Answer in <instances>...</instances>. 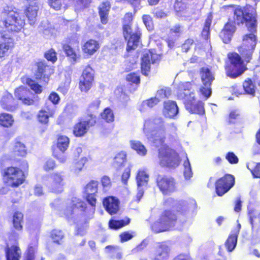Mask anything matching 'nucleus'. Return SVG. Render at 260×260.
I'll return each instance as SVG.
<instances>
[{
    "label": "nucleus",
    "instance_id": "1",
    "mask_svg": "<svg viewBox=\"0 0 260 260\" xmlns=\"http://www.w3.org/2000/svg\"><path fill=\"white\" fill-rule=\"evenodd\" d=\"M257 32L247 33L243 36L242 43L238 47L239 53L229 52L224 66L225 73L231 79L241 76L247 70V63L252 59L257 42Z\"/></svg>",
    "mask_w": 260,
    "mask_h": 260
},
{
    "label": "nucleus",
    "instance_id": "2",
    "mask_svg": "<svg viewBox=\"0 0 260 260\" xmlns=\"http://www.w3.org/2000/svg\"><path fill=\"white\" fill-rule=\"evenodd\" d=\"M25 24V16L12 6H5L0 13V58L8 56L14 46L13 39L6 31L19 32Z\"/></svg>",
    "mask_w": 260,
    "mask_h": 260
},
{
    "label": "nucleus",
    "instance_id": "3",
    "mask_svg": "<svg viewBox=\"0 0 260 260\" xmlns=\"http://www.w3.org/2000/svg\"><path fill=\"white\" fill-rule=\"evenodd\" d=\"M188 209V203L183 201L178 204L175 210H164L158 219L151 224L152 231L159 233L173 230L177 224L182 225L187 220Z\"/></svg>",
    "mask_w": 260,
    "mask_h": 260
},
{
    "label": "nucleus",
    "instance_id": "4",
    "mask_svg": "<svg viewBox=\"0 0 260 260\" xmlns=\"http://www.w3.org/2000/svg\"><path fill=\"white\" fill-rule=\"evenodd\" d=\"M191 88L190 82L180 84L177 88V99L183 101L185 109L190 114L203 116L205 114V104L197 99L195 93L191 91Z\"/></svg>",
    "mask_w": 260,
    "mask_h": 260
},
{
    "label": "nucleus",
    "instance_id": "5",
    "mask_svg": "<svg viewBox=\"0 0 260 260\" xmlns=\"http://www.w3.org/2000/svg\"><path fill=\"white\" fill-rule=\"evenodd\" d=\"M256 13H244L242 8L238 7L234 11V23L238 25L245 24L248 31V33L257 32V18Z\"/></svg>",
    "mask_w": 260,
    "mask_h": 260
},
{
    "label": "nucleus",
    "instance_id": "6",
    "mask_svg": "<svg viewBox=\"0 0 260 260\" xmlns=\"http://www.w3.org/2000/svg\"><path fill=\"white\" fill-rule=\"evenodd\" d=\"M166 136H160L159 134L156 136L154 139L155 142H158L161 145L160 148L158 150V157L161 159V161L166 162V165L169 167H175L178 164L175 162V157L174 155H176V152L170 148L169 146L165 143Z\"/></svg>",
    "mask_w": 260,
    "mask_h": 260
},
{
    "label": "nucleus",
    "instance_id": "7",
    "mask_svg": "<svg viewBox=\"0 0 260 260\" xmlns=\"http://www.w3.org/2000/svg\"><path fill=\"white\" fill-rule=\"evenodd\" d=\"M86 208L85 202L75 198L63 210V213L69 222L75 223L83 214Z\"/></svg>",
    "mask_w": 260,
    "mask_h": 260
},
{
    "label": "nucleus",
    "instance_id": "8",
    "mask_svg": "<svg viewBox=\"0 0 260 260\" xmlns=\"http://www.w3.org/2000/svg\"><path fill=\"white\" fill-rule=\"evenodd\" d=\"M162 54L155 49H150L145 51L141 57V69L143 75L147 76L150 72L151 64L158 63L161 59Z\"/></svg>",
    "mask_w": 260,
    "mask_h": 260
},
{
    "label": "nucleus",
    "instance_id": "9",
    "mask_svg": "<svg viewBox=\"0 0 260 260\" xmlns=\"http://www.w3.org/2000/svg\"><path fill=\"white\" fill-rule=\"evenodd\" d=\"M199 74L203 84L200 88V92L206 100L211 94V86L214 77L211 70L206 67H202L200 69Z\"/></svg>",
    "mask_w": 260,
    "mask_h": 260
},
{
    "label": "nucleus",
    "instance_id": "10",
    "mask_svg": "<svg viewBox=\"0 0 260 260\" xmlns=\"http://www.w3.org/2000/svg\"><path fill=\"white\" fill-rule=\"evenodd\" d=\"M96 122V117L93 114H88L81 118L73 127V133L76 137H83L89 128L94 126Z\"/></svg>",
    "mask_w": 260,
    "mask_h": 260
},
{
    "label": "nucleus",
    "instance_id": "11",
    "mask_svg": "<svg viewBox=\"0 0 260 260\" xmlns=\"http://www.w3.org/2000/svg\"><path fill=\"white\" fill-rule=\"evenodd\" d=\"M235 184V177L231 174H225L215 182V191L218 197H222Z\"/></svg>",
    "mask_w": 260,
    "mask_h": 260
},
{
    "label": "nucleus",
    "instance_id": "12",
    "mask_svg": "<svg viewBox=\"0 0 260 260\" xmlns=\"http://www.w3.org/2000/svg\"><path fill=\"white\" fill-rule=\"evenodd\" d=\"M156 183L164 195L170 194L177 190L176 181L170 175L158 174L156 178Z\"/></svg>",
    "mask_w": 260,
    "mask_h": 260
},
{
    "label": "nucleus",
    "instance_id": "13",
    "mask_svg": "<svg viewBox=\"0 0 260 260\" xmlns=\"http://www.w3.org/2000/svg\"><path fill=\"white\" fill-rule=\"evenodd\" d=\"M23 176V172L15 167H8L4 172L5 181L13 187H17L21 184L24 180Z\"/></svg>",
    "mask_w": 260,
    "mask_h": 260
},
{
    "label": "nucleus",
    "instance_id": "14",
    "mask_svg": "<svg viewBox=\"0 0 260 260\" xmlns=\"http://www.w3.org/2000/svg\"><path fill=\"white\" fill-rule=\"evenodd\" d=\"M137 184V193L133 199L134 202L139 203L143 196V187L147 185L149 181V175L145 170H139L136 177Z\"/></svg>",
    "mask_w": 260,
    "mask_h": 260
},
{
    "label": "nucleus",
    "instance_id": "15",
    "mask_svg": "<svg viewBox=\"0 0 260 260\" xmlns=\"http://www.w3.org/2000/svg\"><path fill=\"white\" fill-rule=\"evenodd\" d=\"M37 66V70L35 74L36 79L40 80L41 82L47 83L49 77L53 73L54 70L48 66L45 61L38 62Z\"/></svg>",
    "mask_w": 260,
    "mask_h": 260
},
{
    "label": "nucleus",
    "instance_id": "16",
    "mask_svg": "<svg viewBox=\"0 0 260 260\" xmlns=\"http://www.w3.org/2000/svg\"><path fill=\"white\" fill-rule=\"evenodd\" d=\"M94 71L90 66L83 70L80 78L79 86L81 91L86 92L91 87L94 79Z\"/></svg>",
    "mask_w": 260,
    "mask_h": 260
},
{
    "label": "nucleus",
    "instance_id": "17",
    "mask_svg": "<svg viewBox=\"0 0 260 260\" xmlns=\"http://www.w3.org/2000/svg\"><path fill=\"white\" fill-rule=\"evenodd\" d=\"M98 182L92 180L84 188L83 197L87 202L92 207L95 206L96 197L98 192Z\"/></svg>",
    "mask_w": 260,
    "mask_h": 260
},
{
    "label": "nucleus",
    "instance_id": "18",
    "mask_svg": "<svg viewBox=\"0 0 260 260\" xmlns=\"http://www.w3.org/2000/svg\"><path fill=\"white\" fill-rule=\"evenodd\" d=\"M236 30L234 22L229 19L225 23L219 33V37L225 44H228L231 41L232 36Z\"/></svg>",
    "mask_w": 260,
    "mask_h": 260
},
{
    "label": "nucleus",
    "instance_id": "19",
    "mask_svg": "<svg viewBox=\"0 0 260 260\" xmlns=\"http://www.w3.org/2000/svg\"><path fill=\"white\" fill-rule=\"evenodd\" d=\"M15 95L18 100L22 101V103L26 105H31L34 104L32 97L34 95L29 89L23 86H20L15 90Z\"/></svg>",
    "mask_w": 260,
    "mask_h": 260
},
{
    "label": "nucleus",
    "instance_id": "20",
    "mask_svg": "<svg viewBox=\"0 0 260 260\" xmlns=\"http://www.w3.org/2000/svg\"><path fill=\"white\" fill-rule=\"evenodd\" d=\"M103 203L106 210L111 215L117 213L119 210V201L114 197L105 198Z\"/></svg>",
    "mask_w": 260,
    "mask_h": 260
},
{
    "label": "nucleus",
    "instance_id": "21",
    "mask_svg": "<svg viewBox=\"0 0 260 260\" xmlns=\"http://www.w3.org/2000/svg\"><path fill=\"white\" fill-rule=\"evenodd\" d=\"M0 104L3 109L10 111H14L17 105V102L10 93H6L3 95L0 101Z\"/></svg>",
    "mask_w": 260,
    "mask_h": 260
},
{
    "label": "nucleus",
    "instance_id": "22",
    "mask_svg": "<svg viewBox=\"0 0 260 260\" xmlns=\"http://www.w3.org/2000/svg\"><path fill=\"white\" fill-rule=\"evenodd\" d=\"M122 29L124 39L127 41L126 51H130V14L127 13L122 21Z\"/></svg>",
    "mask_w": 260,
    "mask_h": 260
},
{
    "label": "nucleus",
    "instance_id": "23",
    "mask_svg": "<svg viewBox=\"0 0 260 260\" xmlns=\"http://www.w3.org/2000/svg\"><path fill=\"white\" fill-rule=\"evenodd\" d=\"M179 108L174 101H168L164 103V114L169 118H173L178 113Z\"/></svg>",
    "mask_w": 260,
    "mask_h": 260
},
{
    "label": "nucleus",
    "instance_id": "24",
    "mask_svg": "<svg viewBox=\"0 0 260 260\" xmlns=\"http://www.w3.org/2000/svg\"><path fill=\"white\" fill-rule=\"evenodd\" d=\"M39 7L38 5L28 4V6L25 11V15L27 17L29 24L33 26L36 23L37 19Z\"/></svg>",
    "mask_w": 260,
    "mask_h": 260
},
{
    "label": "nucleus",
    "instance_id": "25",
    "mask_svg": "<svg viewBox=\"0 0 260 260\" xmlns=\"http://www.w3.org/2000/svg\"><path fill=\"white\" fill-rule=\"evenodd\" d=\"M5 250L7 260H19L21 253L18 246L13 245L9 247L7 244Z\"/></svg>",
    "mask_w": 260,
    "mask_h": 260
},
{
    "label": "nucleus",
    "instance_id": "26",
    "mask_svg": "<svg viewBox=\"0 0 260 260\" xmlns=\"http://www.w3.org/2000/svg\"><path fill=\"white\" fill-rule=\"evenodd\" d=\"M49 6L55 10H60L62 6L63 0H48ZM77 4L81 7H87L91 2V0H76Z\"/></svg>",
    "mask_w": 260,
    "mask_h": 260
},
{
    "label": "nucleus",
    "instance_id": "27",
    "mask_svg": "<svg viewBox=\"0 0 260 260\" xmlns=\"http://www.w3.org/2000/svg\"><path fill=\"white\" fill-rule=\"evenodd\" d=\"M239 232H234L230 234L225 242L224 245L229 252H232L235 248L237 244Z\"/></svg>",
    "mask_w": 260,
    "mask_h": 260
},
{
    "label": "nucleus",
    "instance_id": "28",
    "mask_svg": "<svg viewBox=\"0 0 260 260\" xmlns=\"http://www.w3.org/2000/svg\"><path fill=\"white\" fill-rule=\"evenodd\" d=\"M168 256L169 248L167 246L161 244L156 248L154 252V258L155 260H162Z\"/></svg>",
    "mask_w": 260,
    "mask_h": 260
},
{
    "label": "nucleus",
    "instance_id": "29",
    "mask_svg": "<svg viewBox=\"0 0 260 260\" xmlns=\"http://www.w3.org/2000/svg\"><path fill=\"white\" fill-rule=\"evenodd\" d=\"M110 9V3L108 2H103L99 7V13L101 22L103 24H106L107 23V18Z\"/></svg>",
    "mask_w": 260,
    "mask_h": 260
},
{
    "label": "nucleus",
    "instance_id": "30",
    "mask_svg": "<svg viewBox=\"0 0 260 260\" xmlns=\"http://www.w3.org/2000/svg\"><path fill=\"white\" fill-rule=\"evenodd\" d=\"M126 161V154L124 151H121L117 153L114 157L112 162V166L118 170L121 167H124Z\"/></svg>",
    "mask_w": 260,
    "mask_h": 260
},
{
    "label": "nucleus",
    "instance_id": "31",
    "mask_svg": "<svg viewBox=\"0 0 260 260\" xmlns=\"http://www.w3.org/2000/svg\"><path fill=\"white\" fill-rule=\"evenodd\" d=\"M242 86L245 94H249L252 96H255V87L251 79H245L242 83Z\"/></svg>",
    "mask_w": 260,
    "mask_h": 260
},
{
    "label": "nucleus",
    "instance_id": "32",
    "mask_svg": "<svg viewBox=\"0 0 260 260\" xmlns=\"http://www.w3.org/2000/svg\"><path fill=\"white\" fill-rule=\"evenodd\" d=\"M98 43L94 40H90L86 42L83 46V51L90 55L93 54L99 48Z\"/></svg>",
    "mask_w": 260,
    "mask_h": 260
},
{
    "label": "nucleus",
    "instance_id": "33",
    "mask_svg": "<svg viewBox=\"0 0 260 260\" xmlns=\"http://www.w3.org/2000/svg\"><path fill=\"white\" fill-rule=\"evenodd\" d=\"M130 219L127 218L126 220L124 219L115 220L111 219L109 221V227L110 229L117 230L124 226L128 224Z\"/></svg>",
    "mask_w": 260,
    "mask_h": 260
},
{
    "label": "nucleus",
    "instance_id": "34",
    "mask_svg": "<svg viewBox=\"0 0 260 260\" xmlns=\"http://www.w3.org/2000/svg\"><path fill=\"white\" fill-rule=\"evenodd\" d=\"M142 35L141 30L137 28L134 32L131 33V50L135 49L138 46L141 45V37Z\"/></svg>",
    "mask_w": 260,
    "mask_h": 260
},
{
    "label": "nucleus",
    "instance_id": "35",
    "mask_svg": "<svg viewBox=\"0 0 260 260\" xmlns=\"http://www.w3.org/2000/svg\"><path fill=\"white\" fill-rule=\"evenodd\" d=\"M241 113L237 110H232L230 112L226 119V122L229 124H235L242 120Z\"/></svg>",
    "mask_w": 260,
    "mask_h": 260
},
{
    "label": "nucleus",
    "instance_id": "36",
    "mask_svg": "<svg viewBox=\"0 0 260 260\" xmlns=\"http://www.w3.org/2000/svg\"><path fill=\"white\" fill-rule=\"evenodd\" d=\"M50 237L54 243L61 244L64 238V234L60 230H53L50 234Z\"/></svg>",
    "mask_w": 260,
    "mask_h": 260
},
{
    "label": "nucleus",
    "instance_id": "37",
    "mask_svg": "<svg viewBox=\"0 0 260 260\" xmlns=\"http://www.w3.org/2000/svg\"><path fill=\"white\" fill-rule=\"evenodd\" d=\"M23 214L20 212H15L13 217V228L16 230L20 231L22 229Z\"/></svg>",
    "mask_w": 260,
    "mask_h": 260
},
{
    "label": "nucleus",
    "instance_id": "38",
    "mask_svg": "<svg viewBox=\"0 0 260 260\" xmlns=\"http://www.w3.org/2000/svg\"><path fill=\"white\" fill-rule=\"evenodd\" d=\"M70 140L65 136H60L57 139V147L58 149L63 153L68 148Z\"/></svg>",
    "mask_w": 260,
    "mask_h": 260
},
{
    "label": "nucleus",
    "instance_id": "39",
    "mask_svg": "<svg viewBox=\"0 0 260 260\" xmlns=\"http://www.w3.org/2000/svg\"><path fill=\"white\" fill-rule=\"evenodd\" d=\"M14 122V119L11 114L2 113L0 115V125L8 127L11 126Z\"/></svg>",
    "mask_w": 260,
    "mask_h": 260
},
{
    "label": "nucleus",
    "instance_id": "40",
    "mask_svg": "<svg viewBox=\"0 0 260 260\" xmlns=\"http://www.w3.org/2000/svg\"><path fill=\"white\" fill-rule=\"evenodd\" d=\"M212 21V16L211 14H209L206 18L204 26L202 32V35L204 36L205 39L208 40L210 36V27Z\"/></svg>",
    "mask_w": 260,
    "mask_h": 260
},
{
    "label": "nucleus",
    "instance_id": "41",
    "mask_svg": "<svg viewBox=\"0 0 260 260\" xmlns=\"http://www.w3.org/2000/svg\"><path fill=\"white\" fill-rule=\"evenodd\" d=\"M131 148L142 156L145 155L147 153V150L144 146L139 142L131 141Z\"/></svg>",
    "mask_w": 260,
    "mask_h": 260
},
{
    "label": "nucleus",
    "instance_id": "42",
    "mask_svg": "<svg viewBox=\"0 0 260 260\" xmlns=\"http://www.w3.org/2000/svg\"><path fill=\"white\" fill-rule=\"evenodd\" d=\"M13 152L15 155L24 156L26 154V150L25 145L20 142L15 143Z\"/></svg>",
    "mask_w": 260,
    "mask_h": 260
},
{
    "label": "nucleus",
    "instance_id": "43",
    "mask_svg": "<svg viewBox=\"0 0 260 260\" xmlns=\"http://www.w3.org/2000/svg\"><path fill=\"white\" fill-rule=\"evenodd\" d=\"M101 116L107 122H112L114 119L113 112L110 108H105L104 111L101 113Z\"/></svg>",
    "mask_w": 260,
    "mask_h": 260
},
{
    "label": "nucleus",
    "instance_id": "44",
    "mask_svg": "<svg viewBox=\"0 0 260 260\" xmlns=\"http://www.w3.org/2000/svg\"><path fill=\"white\" fill-rule=\"evenodd\" d=\"M50 177L52 180L59 183L61 185L64 186L65 175L63 172H53L51 174Z\"/></svg>",
    "mask_w": 260,
    "mask_h": 260
},
{
    "label": "nucleus",
    "instance_id": "45",
    "mask_svg": "<svg viewBox=\"0 0 260 260\" xmlns=\"http://www.w3.org/2000/svg\"><path fill=\"white\" fill-rule=\"evenodd\" d=\"M63 49L67 56L72 59V61L74 63L76 61L77 55L73 48L69 45H64Z\"/></svg>",
    "mask_w": 260,
    "mask_h": 260
},
{
    "label": "nucleus",
    "instance_id": "46",
    "mask_svg": "<svg viewBox=\"0 0 260 260\" xmlns=\"http://www.w3.org/2000/svg\"><path fill=\"white\" fill-rule=\"evenodd\" d=\"M49 190L55 193H61L63 190V186L59 183L52 180V183L48 186Z\"/></svg>",
    "mask_w": 260,
    "mask_h": 260
},
{
    "label": "nucleus",
    "instance_id": "47",
    "mask_svg": "<svg viewBox=\"0 0 260 260\" xmlns=\"http://www.w3.org/2000/svg\"><path fill=\"white\" fill-rule=\"evenodd\" d=\"M140 83V77L137 73H131V91L135 90Z\"/></svg>",
    "mask_w": 260,
    "mask_h": 260
},
{
    "label": "nucleus",
    "instance_id": "48",
    "mask_svg": "<svg viewBox=\"0 0 260 260\" xmlns=\"http://www.w3.org/2000/svg\"><path fill=\"white\" fill-rule=\"evenodd\" d=\"M26 83L30 87L31 89L34 90L36 93H40L42 92V86L34 80L31 79H27Z\"/></svg>",
    "mask_w": 260,
    "mask_h": 260
},
{
    "label": "nucleus",
    "instance_id": "49",
    "mask_svg": "<svg viewBox=\"0 0 260 260\" xmlns=\"http://www.w3.org/2000/svg\"><path fill=\"white\" fill-rule=\"evenodd\" d=\"M194 42V40L192 38L186 39L181 46L182 51L184 52H188L191 48Z\"/></svg>",
    "mask_w": 260,
    "mask_h": 260
},
{
    "label": "nucleus",
    "instance_id": "50",
    "mask_svg": "<svg viewBox=\"0 0 260 260\" xmlns=\"http://www.w3.org/2000/svg\"><path fill=\"white\" fill-rule=\"evenodd\" d=\"M143 22L145 25L146 27L149 30L153 29V23L152 17L149 15H143L142 16Z\"/></svg>",
    "mask_w": 260,
    "mask_h": 260
},
{
    "label": "nucleus",
    "instance_id": "51",
    "mask_svg": "<svg viewBox=\"0 0 260 260\" xmlns=\"http://www.w3.org/2000/svg\"><path fill=\"white\" fill-rule=\"evenodd\" d=\"M184 176L186 179H189L192 175L191 166L188 158L184 162Z\"/></svg>",
    "mask_w": 260,
    "mask_h": 260
},
{
    "label": "nucleus",
    "instance_id": "52",
    "mask_svg": "<svg viewBox=\"0 0 260 260\" xmlns=\"http://www.w3.org/2000/svg\"><path fill=\"white\" fill-rule=\"evenodd\" d=\"M44 56L48 61L53 63L57 60L56 53L53 49H51L45 52Z\"/></svg>",
    "mask_w": 260,
    "mask_h": 260
},
{
    "label": "nucleus",
    "instance_id": "53",
    "mask_svg": "<svg viewBox=\"0 0 260 260\" xmlns=\"http://www.w3.org/2000/svg\"><path fill=\"white\" fill-rule=\"evenodd\" d=\"M225 158L231 164H236L239 162V158L233 152H229L225 155Z\"/></svg>",
    "mask_w": 260,
    "mask_h": 260
},
{
    "label": "nucleus",
    "instance_id": "54",
    "mask_svg": "<svg viewBox=\"0 0 260 260\" xmlns=\"http://www.w3.org/2000/svg\"><path fill=\"white\" fill-rule=\"evenodd\" d=\"M157 94L161 99L168 98L171 94L170 88H161L157 91Z\"/></svg>",
    "mask_w": 260,
    "mask_h": 260
},
{
    "label": "nucleus",
    "instance_id": "55",
    "mask_svg": "<svg viewBox=\"0 0 260 260\" xmlns=\"http://www.w3.org/2000/svg\"><path fill=\"white\" fill-rule=\"evenodd\" d=\"M153 16L157 19L164 18L168 16V14L166 12L163 10L159 9L158 8H155L153 12Z\"/></svg>",
    "mask_w": 260,
    "mask_h": 260
},
{
    "label": "nucleus",
    "instance_id": "56",
    "mask_svg": "<svg viewBox=\"0 0 260 260\" xmlns=\"http://www.w3.org/2000/svg\"><path fill=\"white\" fill-rule=\"evenodd\" d=\"M87 161V158L85 157H82L78 162L75 165V172L79 173L84 167L85 164Z\"/></svg>",
    "mask_w": 260,
    "mask_h": 260
},
{
    "label": "nucleus",
    "instance_id": "57",
    "mask_svg": "<svg viewBox=\"0 0 260 260\" xmlns=\"http://www.w3.org/2000/svg\"><path fill=\"white\" fill-rule=\"evenodd\" d=\"M66 112L71 117H74L78 113V107L74 105H69L66 109Z\"/></svg>",
    "mask_w": 260,
    "mask_h": 260
},
{
    "label": "nucleus",
    "instance_id": "58",
    "mask_svg": "<svg viewBox=\"0 0 260 260\" xmlns=\"http://www.w3.org/2000/svg\"><path fill=\"white\" fill-rule=\"evenodd\" d=\"M36 248L31 245L28 246L26 260H34Z\"/></svg>",
    "mask_w": 260,
    "mask_h": 260
},
{
    "label": "nucleus",
    "instance_id": "59",
    "mask_svg": "<svg viewBox=\"0 0 260 260\" xmlns=\"http://www.w3.org/2000/svg\"><path fill=\"white\" fill-rule=\"evenodd\" d=\"M146 106L152 108L156 105L158 102L159 100L156 97H152L144 102Z\"/></svg>",
    "mask_w": 260,
    "mask_h": 260
},
{
    "label": "nucleus",
    "instance_id": "60",
    "mask_svg": "<svg viewBox=\"0 0 260 260\" xmlns=\"http://www.w3.org/2000/svg\"><path fill=\"white\" fill-rule=\"evenodd\" d=\"M182 27L180 24H176L170 29V33L175 34L177 37L180 36L182 32Z\"/></svg>",
    "mask_w": 260,
    "mask_h": 260
},
{
    "label": "nucleus",
    "instance_id": "61",
    "mask_svg": "<svg viewBox=\"0 0 260 260\" xmlns=\"http://www.w3.org/2000/svg\"><path fill=\"white\" fill-rule=\"evenodd\" d=\"M130 177V167H127L124 170L121 176V180L124 184H127V181Z\"/></svg>",
    "mask_w": 260,
    "mask_h": 260
},
{
    "label": "nucleus",
    "instance_id": "62",
    "mask_svg": "<svg viewBox=\"0 0 260 260\" xmlns=\"http://www.w3.org/2000/svg\"><path fill=\"white\" fill-rule=\"evenodd\" d=\"M250 170L254 178H260V162L256 163L254 168Z\"/></svg>",
    "mask_w": 260,
    "mask_h": 260
},
{
    "label": "nucleus",
    "instance_id": "63",
    "mask_svg": "<svg viewBox=\"0 0 260 260\" xmlns=\"http://www.w3.org/2000/svg\"><path fill=\"white\" fill-rule=\"evenodd\" d=\"M147 245H148L147 242L145 240H144L139 244H138L135 248H134L132 251L134 252H140V251L144 250L145 248H146Z\"/></svg>",
    "mask_w": 260,
    "mask_h": 260
},
{
    "label": "nucleus",
    "instance_id": "64",
    "mask_svg": "<svg viewBox=\"0 0 260 260\" xmlns=\"http://www.w3.org/2000/svg\"><path fill=\"white\" fill-rule=\"evenodd\" d=\"M173 260H192L188 254L180 253L175 256Z\"/></svg>",
    "mask_w": 260,
    "mask_h": 260
}]
</instances>
